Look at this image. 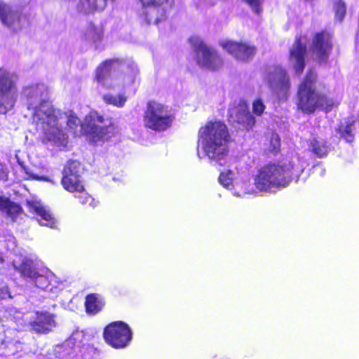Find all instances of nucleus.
Masks as SVG:
<instances>
[{"label":"nucleus","mask_w":359,"mask_h":359,"mask_svg":"<svg viewBox=\"0 0 359 359\" xmlns=\"http://www.w3.org/2000/svg\"><path fill=\"white\" fill-rule=\"evenodd\" d=\"M172 121V114L167 106L156 102L148 104L144 116V123L147 128L163 131L170 128Z\"/></svg>","instance_id":"obj_9"},{"label":"nucleus","mask_w":359,"mask_h":359,"mask_svg":"<svg viewBox=\"0 0 359 359\" xmlns=\"http://www.w3.org/2000/svg\"><path fill=\"white\" fill-rule=\"evenodd\" d=\"M332 48L330 36L325 33L316 34L313 41V56L319 61L325 60Z\"/></svg>","instance_id":"obj_18"},{"label":"nucleus","mask_w":359,"mask_h":359,"mask_svg":"<svg viewBox=\"0 0 359 359\" xmlns=\"http://www.w3.org/2000/svg\"><path fill=\"white\" fill-rule=\"evenodd\" d=\"M220 46L238 60L246 61L253 57L255 48L248 43L231 40H223Z\"/></svg>","instance_id":"obj_13"},{"label":"nucleus","mask_w":359,"mask_h":359,"mask_svg":"<svg viewBox=\"0 0 359 359\" xmlns=\"http://www.w3.org/2000/svg\"><path fill=\"white\" fill-rule=\"evenodd\" d=\"M104 102L118 108H122L128 100V97L125 93H120L116 95L107 93L103 95Z\"/></svg>","instance_id":"obj_24"},{"label":"nucleus","mask_w":359,"mask_h":359,"mask_svg":"<svg viewBox=\"0 0 359 359\" xmlns=\"http://www.w3.org/2000/svg\"><path fill=\"white\" fill-rule=\"evenodd\" d=\"M21 208L12 202H10L8 209L6 213L12 218L13 220H15L16 217L21 214Z\"/></svg>","instance_id":"obj_33"},{"label":"nucleus","mask_w":359,"mask_h":359,"mask_svg":"<svg viewBox=\"0 0 359 359\" xmlns=\"http://www.w3.org/2000/svg\"><path fill=\"white\" fill-rule=\"evenodd\" d=\"M355 126L353 123H346L339 128V133L341 137L344 138L346 142H351L354 139Z\"/></svg>","instance_id":"obj_29"},{"label":"nucleus","mask_w":359,"mask_h":359,"mask_svg":"<svg viewBox=\"0 0 359 359\" xmlns=\"http://www.w3.org/2000/svg\"><path fill=\"white\" fill-rule=\"evenodd\" d=\"M8 175V170L6 166L0 163V180H6Z\"/></svg>","instance_id":"obj_38"},{"label":"nucleus","mask_w":359,"mask_h":359,"mask_svg":"<svg viewBox=\"0 0 359 359\" xmlns=\"http://www.w3.org/2000/svg\"><path fill=\"white\" fill-rule=\"evenodd\" d=\"M29 325L34 332L46 334L55 327L56 323L53 315L48 312H36L30 319Z\"/></svg>","instance_id":"obj_16"},{"label":"nucleus","mask_w":359,"mask_h":359,"mask_svg":"<svg viewBox=\"0 0 359 359\" xmlns=\"http://www.w3.org/2000/svg\"><path fill=\"white\" fill-rule=\"evenodd\" d=\"M254 182L251 183L248 180H238L234 182V187L232 194L236 197H244L245 195H257L262 193L258 190L255 184V177L253 178Z\"/></svg>","instance_id":"obj_20"},{"label":"nucleus","mask_w":359,"mask_h":359,"mask_svg":"<svg viewBox=\"0 0 359 359\" xmlns=\"http://www.w3.org/2000/svg\"><path fill=\"white\" fill-rule=\"evenodd\" d=\"M149 23L157 24L165 18V10L163 4L167 0H140Z\"/></svg>","instance_id":"obj_15"},{"label":"nucleus","mask_w":359,"mask_h":359,"mask_svg":"<svg viewBox=\"0 0 359 359\" xmlns=\"http://www.w3.org/2000/svg\"><path fill=\"white\" fill-rule=\"evenodd\" d=\"M118 61L110 60L104 62L97 69L96 79L100 85L107 89L122 90L129 88L135 81L137 70L119 73L116 72Z\"/></svg>","instance_id":"obj_6"},{"label":"nucleus","mask_w":359,"mask_h":359,"mask_svg":"<svg viewBox=\"0 0 359 359\" xmlns=\"http://www.w3.org/2000/svg\"><path fill=\"white\" fill-rule=\"evenodd\" d=\"M62 184L67 191L76 195L79 192H82L84 188L81 177L74 175H63Z\"/></svg>","instance_id":"obj_22"},{"label":"nucleus","mask_w":359,"mask_h":359,"mask_svg":"<svg viewBox=\"0 0 359 359\" xmlns=\"http://www.w3.org/2000/svg\"><path fill=\"white\" fill-rule=\"evenodd\" d=\"M229 134L226 126L219 121H208L198 131L197 156L215 165L229 167Z\"/></svg>","instance_id":"obj_2"},{"label":"nucleus","mask_w":359,"mask_h":359,"mask_svg":"<svg viewBox=\"0 0 359 359\" xmlns=\"http://www.w3.org/2000/svg\"><path fill=\"white\" fill-rule=\"evenodd\" d=\"M15 73L0 69V113L6 114L11 110L17 99Z\"/></svg>","instance_id":"obj_10"},{"label":"nucleus","mask_w":359,"mask_h":359,"mask_svg":"<svg viewBox=\"0 0 359 359\" xmlns=\"http://www.w3.org/2000/svg\"><path fill=\"white\" fill-rule=\"evenodd\" d=\"M304 167L297 157L263 166L255 175L257 188L262 193H269L285 187L292 180H298Z\"/></svg>","instance_id":"obj_3"},{"label":"nucleus","mask_w":359,"mask_h":359,"mask_svg":"<svg viewBox=\"0 0 359 359\" xmlns=\"http://www.w3.org/2000/svg\"><path fill=\"white\" fill-rule=\"evenodd\" d=\"M3 262V257L1 256V255L0 254V262Z\"/></svg>","instance_id":"obj_40"},{"label":"nucleus","mask_w":359,"mask_h":359,"mask_svg":"<svg viewBox=\"0 0 359 359\" xmlns=\"http://www.w3.org/2000/svg\"><path fill=\"white\" fill-rule=\"evenodd\" d=\"M316 72L310 71L299 87L298 107L305 113H311L318 107L323 106L325 97L316 90Z\"/></svg>","instance_id":"obj_7"},{"label":"nucleus","mask_w":359,"mask_h":359,"mask_svg":"<svg viewBox=\"0 0 359 359\" xmlns=\"http://www.w3.org/2000/svg\"><path fill=\"white\" fill-rule=\"evenodd\" d=\"M104 302L101 295L90 294L86 297L85 306L86 311L90 314H95L102 310Z\"/></svg>","instance_id":"obj_23"},{"label":"nucleus","mask_w":359,"mask_h":359,"mask_svg":"<svg viewBox=\"0 0 359 359\" xmlns=\"http://www.w3.org/2000/svg\"><path fill=\"white\" fill-rule=\"evenodd\" d=\"M14 269L21 275L34 283L36 287L53 293L62 289L64 284L48 269H36L34 262L27 257H18L13 261Z\"/></svg>","instance_id":"obj_5"},{"label":"nucleus","mask_w":359,"mask_h":359,"mask_svg":"<svg viewBox=\"0 0 359 359\" xmlns=\"http://www.w3.org/2000/svg\"><path fill=\"white\" fill-rule=\"evenodd\" d=\"M265 109V105L263 101L257 98L252 102V111L257 116H261Z\"/></svg>","instance_id":"obj_34"},{"label":"nucleus","mask_w":359,"mask_h":359,"mask_svg":"<svg viewBox=\"0 0 359 359\" xmlns=\"http://www.w3.org/2000/svg\"><path fill=\"white\" fill-rule=\"evenodd\" d=\"M235 172L231 170L222 172L219 177V182L221 185L232 191L234 183Z\"/></svg>","instance_id":"obj_27"},{"label":"nucleus","mask_w":359,"mask_h":359,"mask_svg":"<svg viewBox=\"0 0 359 359\" xmlns=\"http://www.w3.org/2000/svg\"><path fill=\"white\" fill-rule=\"evenodd\" d=\"M269 149L271 151H276L280 145V138L277 134L273 133L270 138Z\"/></svg>","instance_id":"obj_35"},{"label":"nucleus","mask_w":359,"mask_h":359,"mask_svg":"<svg viewBox=\"0 0 359 359\" xmlns=\"http://www.w3.org/2000/svg\"><path fill=\"white\" fill-rule=\"evenodd\" d=\"M27 205L29 210L37 216V220L41 225L50 228L56 227V220L50 210L40 201L36 199L28 200Z\"/></svg>","instance_id":"obj_17"},{"label":"nucleus","mask_w":359,"mask_h":359,"mask_svg":"<svg viewBox=\"0 0 359 359\" xmlns=\"http://www.w3.org/2000/svg\"><path fill=\"white\" fill-rule=\"evenodd\" d=\"M67 124L75 135H86L88 140L95 144L107 140L115 130V126L111 121L104 118L96 111H90L86 116L83 123H81L74 114L70 112Z\"/></svg>","instance_id":"obj_4"},{"label":"nucleus","mask_w":359,"mask_h":359,"mask_svg":"<svg viewBox=\"0 0 359 359\" xmlns=\"http://www.w3.org/2000/svg\"><path fill=\"white\" fill-rule=\"evenodd\" d=\"M18 162L20 165V169L24 172V175L22 177L25 180H39V181H45V182H52V180L47 176L44 175H41L43 172L46 170L45 168H43L42 170L37 173L34 170L28 169L25 168L18 159Z\"/></svg>","instance_id":"obj_25"},{"label":"nucleus","mask_w":359,"mask_h":359,"mask_svg":"<svg viewBox=\"0 0 359 359\" xmlns=\"http://www.w3.org/2000/svg\"><path fill=\"white\" fill-rule=\"evenodd\" d=\"M10 202L8 198L0 196V211L6 212Z\"/></svg>","instance_id":"obj_37"},{"label":"nucleus","mask_w":359,"mask_h":359,"mask_svg":"<svg viewBox=\"0 0 359 359\" xmlns=\"http://www.w3.org/2000/svg\"><path fill=\"white\" fill-rule=\"evenodd\" d=\"M231 116L235 115L234 121L242 124L247 129L251 128L255 123V117L250 113L245 104L231 111Z\"/></svg>","instance_id":"obj_21"},{"label":"nucleus","mask_w":359,"mask_h":359,"mask_svg":"<svg viewBox=\"0 0 359 359\" xmlns=\"http://www.w3.org/2000/svg\"><path fill=\"white\" fill-rule=\"evenodd\" d=\"M46 87L41 84L27 86L22 95L27 100L28 109H33V121L36 129L43 135V140L61 146L67 140L66 133L61 129L60 111L46 100H42Z\"/></svg>","instance_id":"obj_1"},{"label":"nucleus","mask_w":359,"mask_h":359,"mask_svg":"<svg viewBox=\"0 0 359 359\" xmlns=\"http://www.w3.org/2000/svg\"><path fill=\"white\" fill-rule=\"evenodd\" d=\"M305 51V43L301 39H297L290 49V64L297 74H301L304 70Z\"/></svg>","instance_id":"obj_19"},{"label":"nucleus","mask_w":359,"mask_h":359,"mask_svg":"<svg viewBox=\"0 0 359 359\" xmlns=\"http://www.w3.org/2000/svg\"><path fill=\"white\" fill-rule=\"evenodd\" d=\"M8 294V287L4 283H0V299L5 298Z\"/></svg>","instance_id":"obj_39"},{"label":"nucleus","mask_w":359,"mask_h":359,"mask_svg":"<svg viewBox=\"0 0 359 359\" xmlns=\"http://www.w3.org/2000/svg\"><path fill=\"white\" fill-rule=\"evenodd\" d=\"M106 342L116 348L126 347L133 338V332L128 325L117 321L109 324L104 330Z\"/></svg>","instance_id":"obj_11"},{"label":"nucleus","mask_w":359,"mask_h":359,"mask_svg":"<svg viewBox=\"0 0 359 359\" xmlns=\"http://www.w3.org/2000/svg\"><path fill=\"white\" fill-rule=\"evenodd\" d=\"M81 170L82 167L79 162L76 161H69L65 167L63 175L81 177Z\"/></svg>","instance_id":"obj_28"},{"label":"nucleus","mask_w":359,"mask_h":359,"mask_svg":"<svg viewBox=\"0 0 359 359\" xmlns=\"http://www.w3.org/2000/svg\"><path fill=\"white\" fill-rule=\"evenodd\" d=\"M334 11H335V18L337 20L341 21L346 12L345 3L341 0H337L334 3Z\"/></svg>","instance_id":"obj_31"},{"label":"nucleus","mask_w":359,"mask_h":359,"mask_svg":"<svg viewBox=\"0 0 359 359\" xmlns=\"http://www.w3.org/2000/svg\"><path fill=\"white\" fill-rule=\"evenodd\" d=\"M250 6L251 8L256 12L257 13H259L261 11V3L262 0H245Z\"/></svg>","instance_id":"obj_36"},{"label":"nucleus","mask_w":359,"mask_h":359,"mask_svg":"<svg viewBox=\"0 0 359 359\" xmlns=\"http://www.w3.org/2000/svg\"><path fill=\"white\" fill-rule=\"evenodd\" d=\"M189 41L195 49L196 62L201 67L210 71L222 67L223 60L217 51L206 45L201 37L192 36Z\"/></svg>","instance_id":"obj_8"},{"label":"nucleus","mask_w":359,"mask_h":359,"mask_svg":"<svg viewBox=\"0 0 359 359\" xmlns=\"http://www.w3.org/2000/svg\"><path fill=\"white\" fill-rule=\"evenodd\" d=\"M309 148L310 151L318 157H323L328 152V148L324 142L316 139H313L310 141Z\"/></svg>","instance_id":"obj_26"},{"label":"nucleus","mask_w":359,"mask_h":359,"mask_svg":"<svg viewBox=\"0 0 359 359\" xmlns=\"http://www.w3.org/2000/svg\"><path fill=\"white\" fill-rule=\"evenodd\" d=\"M0 20L11 30L18 31L27 22V17L15 11L10 5L0 0Z\"/></svg>","instance_id":"obj_12"},{"label":"nucleus","mask_w":359,"mask_h":359,"mask_svg":"<svg viewBox=\"0 0 359 359\" xmlns=\"http://www.w3.org/2000/svg\"><path fill=\"white\" fill-rule=\"evenodd\" d=\"M102 36V29L100 27H95L94 25H90L85 34L86 39L93 42L100 40Z\"/></svg>","instance_id":"obj_30"},{"label":"nucleus","mask_w":359,"mask_h":359,"mask_svg":"<svg viewBox=\"0 0 359 359\" xmlns=\"http://www.w3.org/2000/svg\"><path fill=\"white\" fill-rule=\"evenodd\" d=\"M76 196L83 205H89L90 206L95 207L96 205V203L93 198H92L83 188V191L82 192H79Z\"/></svg>","instance_id":"obj_32"},{"label":"nucleus","mask_w":359,"mask_h":359,"mask_svg":"<svg viewBox=\"0 0 359 359\" xmlns=\"http://www.w3.org/2000/svg\"><path fill=\"white\" fill-rule=\"evenodd\" d=\"M270 88L283 93L286 94L290 87L289 76L285 70L281 67L271 68L265 76Z\"/></svg>","instance_id":"obj_14"}]
</instances>
